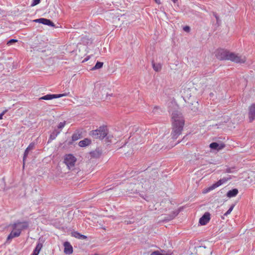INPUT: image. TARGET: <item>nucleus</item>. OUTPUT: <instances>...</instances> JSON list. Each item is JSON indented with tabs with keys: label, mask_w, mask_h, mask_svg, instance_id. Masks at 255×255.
<instances>
[{
	"label": "nucleus",
	"mask_w": 255,
	"mask_h": 255,
	"mask_svg": "<svg viewBox=\"0 0 255 255\" xmlns=\"http://www.w3.org/2000/svg\"><path fill=\"white\" fill-rule=\"evenodd\" d=\"M172 119L173 128L171 136L172 139H176L183 130L184 120L181 113L178 111H175L172 113Z\"/></svg>",
	"instance_id": "1"
},
{
	"label": "nucleus",
	"mask_w": 255,
	"mask_h": 255,
	"mask_svg": "<svg viewBox=\"0 0 255 255\" xmlns=\"http://www.w3.org/2000/svg\"><path fill=\"white\" fill-rule=\"evenodd\" d=\"M29 226V223L27 221L20 222L16 221L11 225L12 231L10 232L7 238V240H10L12 239L18 237L20 236L23 230L26 229Z\"/></svg>",
	"instance_id": "2"
},
{
	"label": "nucleus",
	"mask_w": 255,
	"mask_h": 255,
	"mask_svg": "<svg viewBox=\"0 0 255 255\" xmlns=\"http://www.w3.org/2000/svg\"><path fill=\"white\" fill-rule=\"evenodd\" d=\"M155 179L149 180L146 178H144L139 177L138 178L137 184H131V186L136 185L137 187L135 189H129V191L133 192L143 191L147 190L153 186L154 180Z\"/></svg>",
	"instance_id": "3"
},
{
	"label": "nucleus",
	"mask_w": 255,
	"mask_h": 255,
	"mask_svg": "<svg viewBox=\"0 0 255 255\" xmlns=\"http://www.w3.org/2000/svg\"><path fill=\"white\" fill-rule=\"evenodd\" d=\"M108 129L106 127H100L99 128L92 130L90 135L94 138L103 139L108 134Z\"/></svg>",
	"instance_id": "4"
},
{
	"label": "nucleus",
	"mask_w": 255,
	"mask_h": 255,
	"mask_svg": "<svg viewBox=\"0 0 255 255\" xmlns=\"http://www.w3.org/2000/svg\"><path fill=\"white\" fill-rule=\"evenodd\" d=\"M229 60L237 63H244L246 60V57L231 52L229 55Z\"/></svg>",
	"instance_id": "5"
},
{
	"label": "nucleus",
	"mask_w": 255,
	"mask_h": 255,
	"mask_svg": "<svg viewBox=\"0 0 255 255\" xmlns=\"http://www.w3.org/2000/svg\"><path fill=\"white\" fill-rule=\"evenodd\" d=\"M76 160V158L71 154L66 155L64 157V163L69 169L74 166Z\"/></svg>",
	"instance_id": "6"
},
{
	"label": "nucleus",
	"mask_w": 255,
	"mask_h": 255,
	"mask_svg": "<svg viewBox=\"0 0 255 255\" xmlns=\"http://www.w3.org/2000/svg\"><path fill=\"white\" fill-rule=\"evenodd\" d=\"M231 52L225 50L224 49H220L217 51L216 56V57L221 60H229V55Z\"/></svg>",
	"instance_id": "7"
},
{
	"label": "nucleus",
	"mask_w": 255,
	"mask_h": 255,
	"mask_svg": "<svg viewBox=\"0 0 255 255\" xmlns=\"http://www.w3.org/2000/svg\"><path fill=\"white\" fill-rule=\"evenodd\" d=\"M69 93L62 94H47L39 98V100H50L55 98H61L68 96Z\"/></svg>",
	"instance_id": "8"
},
{
	"label": "nucleus",
	"mask_w": 255,
	"mask_h": 255,
	"mask_svg": "<svg viewBox=\"0 0 255 255\" xmlns=\"http://www.w3.org/2000/svg\"><path fill=\"white\" fill-rule=\"evenodd\" d=\"M107 88L105 86H100L99 88V96L104 100H107L108 96H111L112 95L108 94V93L107 92Z\"/></svg>",
	"instance_id": "9"
},
{
	"label": "nucleus",
	"mask_w": 255,
	"mask_h": 255,
	"mask_svg": "<svg viewBox=\"0 0 255 255\" xmlns=\"http://www.w3.org/2000/svg\"><path fill=\"white\" fill-rule=\"evenodd\" d=\"M227 181V179H226V178L221 179L218 181H217L216 183L213 184V185L210 186L209 187H208L206 189V192H209V191H210L211 190L215 189V188H216L218 187L219 186H221V185H222L223 183H225Z\"/></svg>",
	"instance_id": "10"
},
{
	"label": "nucleus",
	"mask_w": 255,
	"mask_h": 255,
	"mask_svg": "<svg viewBox=\"0 0 255 255\" xmlns=\"http://www.w3.org/2000/svg\"><path fill=\"white\" fill-rule=\"evenodd\" d=\"M249 118L250 122H252L255 120V104H253L249 108Z\"/></svg>",
	"instance_id": "11"
},
{
	"label": "nucleus",
	"mask_w": 255,
	"mask_h": 255,
	"mask_svg": "<svg viewBox=\"0 0 255 255\" xmlns=\"http://www.w3.org/2000/svg\"><path fill=\"white\" fill-rule=\"evenodd\" d=\"M34 21H35L36 22H38L40 23H42L45 25L51 26L52 27L55 26V24L52 21H51L49 19L44 18H40L39 19H36L34 20Z\"/></svg>",
	"instance_id": "12"
},
{
	"label": "nucleus",
	"mask_w": 255,
	"mask_h": 255,
	"mask_svg": "<svg viewBox=\"0 0 255 255\" xmlns=\"http://www.w3.org/2000/svg\"><path fill=\"white\" fill-rule=\"evenodd\" d=\"M129 140L133 145L141 143L142 142L141 137L137 134L134 135L133 136H130Z\"/></svg>",
	"instance_id": "13"
},
{
	"label": "nucleus",
	"mask_w": 255,
	"mask_h": 255,
	"mask_svg": "<svg viewBox=\"0 0 255 255\" xmlns=\"http://www.w3.org/2000/svg\"><path fill=\"white\" fill-rule=\"evenodd\" d=\"M210 219V214L209 212H206L199 220V223L201 225H205L209 222Z\"/></svg>",
	"instance_id": "14"
},
{
	"label": "nucleus",
	"mask_w": 255,
	"mask_h": 255,
	"mask_svg": "<svg viewBox=\"0 0 255 255\" xmlns=\"http://www.w3.org/2000/svg\"><path fill=\"white\" fill-rule=\"evenodd\" d=\"M212 252L205 247H199L198 250V255H211Z\"/></svg>",
	"instance_id": "15"
},
{
	"label": "nucleus",
	"mask_w": 255,
	"mask_h": 255,
	"mask_svg": "<svg viewBox=\"0 0 255 255\" xmlns=\"http://www.w3.org/2000/svg\"><path fill=\"white\" fill-rule=\"evenodd\" d=\"M225 147L224 143H218L217 142H212L210 144V147L212 149L220 150Z\"/></svg>",
	"instance_id": "16"
},
{
	"label": "nucleus",
	"mask_w": 255,
	"mask_h": 255,
	"mask_svg": "<svg viewBox=\"0 0 255 255\" xmlns=\"http://www.w3.org/2000/svg\"><path fill=\"white\" fill-rule=\"evenodd\" d=\"M198 102L195 101L193 103H189L188 108L193 113H196L198 110Z\"/></svg>",
	"instance_id": "17"
},
{
	"label": "nucleus",
	"mask_w": 255,
	"mask_h": 255,
	"mask_svg": "<svg viewBox=\"0 0 255 255\" xmlns=\"http://www.w3.org/2000/svg\"><path fill=\"white\" fill-rule=\"evenodd\" d=\"M64 253L66 254L70 255L73 253V248L68 242L64 244Z\"/></svg>",
	"instance_id": "18"
},
{
	"label": "nucleus",
	"mask_w": 255,
	"mask_h": 255,
	"mask_svg": "<svg viewBox=\"0 0 255 255\" xmlns=\"http://www.w3.org/2000/svg\"><path fill=\"white\" fill-rule=\"evenodd\" d=\"M172 252L170 251L164 250L156 251L151 253V255H172Z\"/></svg>",
	"instance_id": "19"
},
{
	"label": "nucleus",
	"mask_w": 255,
	"mask_h": 255,
	"mask_svg": "<svg viewBox=\"0 0 255 255\" xmlns=\"http://www.w3.org/2000/svg\"><path fill=\"white\" fill-rule=\"evenodd\" d=\"M91 142V141L90 139L88 138H85L84 139L81 140L79 142V145L81 147H85L86 146H87L89 145Z\"/></svg>",
	"instance_id": "20"
},
{
	"label": "nucleus",
	"mask_w": 255,
	"mask_h": 255,
	"mask_svg": "<svg viewBox=\"0 0 255 255\" xmlns=\"http://www.w3.org/2000/svg\"><path fill=\"white\" fill-rule=\"evenodd\" d=\"M72 236L76 238L82 240H85L87 239V237L85 235H81L77 232H73L72 233Z\"/></svg>",
	"instance_id": "21"
},
{
	"label": "nucleus",
	"mask_w": 255,
	"mask_h": 255,
	"mask_svg": "<svg viewBox=\"0 0 255 255\" xmlns=\"http://www.w3.org/2000/svg\"><path fill=\"white\" fill-rule=\"evenodd\" d=\"M238 193V190L237 189H233L229 191L227 194L228 197L231 198L236 196Z\"/></svg>",
	"instance_id": "22"
},
{
	"label": "nucleus",
	"mask_w": 255,
	"mask_h": 255,
	"mask_svg": "<svg viewBox=\"0 0 255 255\" xmlns=\"http://www.w3.org/2000/svg\"><path fill=\"white\" fill-rule=\"evenodd\" d=\"M179 213L178 210H175L172 212V214L169 217L165 218L164 220L166 221H170L175 218Z\"/></svg>",
	"instance_id": "23"
},
{
	"label": "nucleus",
	"mask_w": 255,
	"mask_h": 255,
	"mask_svg": "<svg viewBox=\"0 0 255 255\" xmlns=\"http://www.w3.org/2000/svg\"><path fill=\"white\" fill-rule=\"evenodd\" d=\"M42 246H43V245H42V243H38L37 244L36 248H35V249L33 252V254H36V255H38L41 249L42 248Z\"/></svg>",
	"instance_id": "24"
},
{
	"label": "nucleus",
	"mask_w": 255,
	"mask_h": 255,
	"mask_svg": "<svg viewBox=\"0 0 255 255\" xmlns=\"http://www.w3.org/2000/svg\"><path fill=\"white\" fill-rule=\"evenodd\" d=\"M60 131L58 129H55L50 134V139L53 140L60 133Z\"/></svg>",
	"instance_id": "25"
},
{
	"label": "nucleus",
	"mask_w": 255,
	"mask_h": 255,
	"mask_svg": "<svg viewBox=\"0 0 255 255\" xmlns=\"http://www.w3.org/2000/svg\"><path fill=\"white\" fill-rule=\"evenodd\" d=\"M153 69L156 72L160 71L161 69V65L160 64H156L153 62H152Z\"/></svg>",
	"instance_id": "26"
},
{
	"label": "nucleus",
	"mask_w": 255,
	"mask_h": 255,
	"mask_svg": "<svg viewBox=\"0 0 255 255\" xmlns=\"http://www.w3.org/2000/svg\"><path fill=\"white\" fill-rule=\"evenodd\" d=\"M103 66V62H97L96 64V65H95L94 67H93L92 68V70H96V69H100Z\"/></svg>",
	"instance_id": "27"
},
{
	"label": "nucleus",
	"mask_w": 255,
	"mask_h": 255,
	"mask_svg": "<svg viewBox=\"0 0 255 255\" xmlns=\"http://www.w3.org/2000/svg\"><path fill=\"white\" fill-rule=\"evenodd\" d=\"M137 184V183H130L128 185V188H127V192H128L129 193H136V192H133V191H129V189H135L136 188V185H133V186H131V184Z\"/></svg>",
	"instance_id": "28"
},
{
	"label": "nucleus",
	"mask_w": 255,
	"mask_h": 255,
	"mask_svg": "<svg viewBox=\"0 0 255 255\" xmlns=\"http://www.w3.org/2000/svg\"><path fill=\"white\" fill-rule=\"evenodd\" d=\"M90 154L92 157L97 158L100 156V153L98 151H94L91 152L90 153Z\"/></svg>",
	"instance_id": "29"
},
{
	"label": "nucleus",
	"mask_w": 255,
	"mask_h": 255,
	"mask_svg": "<svg viewBox=\"0 0 255 255\" xmlns=\"http://www.w3.org/2000/svg\"><path fill=\"white\" fill-rule=\"evenodd\" d=\"M30 150H27V149L26 148L24 151V155H23V166L24 165V164H25V159H26V156H27L28 154V152Z\"/></svg>",
	"instance_id": "30"
},
{
	"label": "nucleus",
	"mask_w": 255,
	"mask_h": 255,
	"mask_svg": "<svg viewBox=\"0 0 255 255\" xmlns=\"http://www.w3.org/2000/svg\"><path fill=\"white\" fill-rule=\"evenodd\" d=\"M234 207V205H232L230 208L229 209V210L224 214L225 216H228L229 214H230L231 212L232 211L233 208Z\"/></svg>",
	"instance_id": "31"
},
{
	"label": "nucleus",
	"mask_w": 255,
	"mask_h": 255,
	"mask_svg": "<svg viewBox=\"0 0 255 255\" xmlns=\"http://www.w3.org/2000/svg\"><path fill=\"white\" fill-rule=\"evenodd\" d=\"M16 42H17V40L15 39H11L7 41V45H10L12 44V43H15Z\"/></svg>",
	"instance_id": "32"
},
{
	"label": "nucleus",
	"mask_w": 255,
	"mask_h": 255,
	"mask_svg": "<svg viewBox=\"0 0 255 255\" xmlns=\"http://www.w3.org/2000/svg\"><path fill=\"white\" fill-rule=\"evenodd\" d=\"M80 134H74L72 135V138L73 141H75L78 140L79 138Z\"/></svg>",
	"instance_id": "33"
},
{
	"label": "nucleus",
	"mask_w": 255,
	"mask_h": 255,
	"mask_svg": "<svg viewBox=\"0 0 255 255\" xmlns=\"http://www.w3.org/2000/svg\"><path fill=\"white\" fill-rule=\"evenodd\" d=\"M65 124H66L65 121H64L63 122H60L58 126V128L59 129H61V128H63L65 125Z\"/></svg>",
	"instance_id": "34"
},
{
	"label": "nucleus",
	"mask_w": 255,
	"mask_h": 255,
	"mask_svg": "<svg viewBox=\"0 0 255 255\" xmlns=\"http://www.w3.org/2000/svg\"><path fill=\"white\" fill-rule=\"evenodd\" d=\"M34 143H30L28 146L26 148L27 149V150H31L32 149H33L34 148Z\"/></svg>",
	"instance_id": "35"
},
{
	"label": "nucleus",
	"mask_w": 255,
	"mask_h": 255,
	"mask_svg": "<svg viewBox=\"0 0 255 255\" xmlns=\"http://www.w3.org/2000/svg\"><path fill=\"white\" fill-rule=\"evenodd\" d=\"M40 1V0H33L32 4H31V5L32 6H35L36 5H37V4H38Z\"/></svg>",
	"instance_id": "36"
},
{
	"label": "nucleus",
	"mask_w": 255,
	"mask_h": 255,
	"mask_svg": "<svg viewBox=\"0 0 255 255\" xmlns=\"http://www.w3.org/2000/svg\"><path fill=\"white\" fill-rule=\"evenodd\" d=\"M190 29V27L188 26H185L183 27V30L187 32H189Z\"/></svg>",
	"instance_id": "37"
},
{
	"label": "nucleus",
	"mask_w": 255,
	"mask_h": 255,
	"mask_svg": "<svg viewBox=\"0 0 255 255\" xmlns=\"http://www.w3.org/2000/svg\"><path fill=\"white\" fill-rule=\"evenodd\" d=\"M158 110V108L157 107H155V108L153 109V112L154 113H155L157 112V111Z\"/></svg>",
	"instance_id": "38"
},
{
	"label": "nucleus",
	"mask_w": 255,
	"mask_h": 255,
	"mask_svg": "<svg viewBox=\"0 0 255 255\" xmlns=\"http://www.w3.org/2000/svg\"><path fill=\"white\" fill-rule=\"evenodd\" d=\"M125 222L127 224H131L132 223V222L130 221H125Z\"/></svg>",
	"instance_id": "39"
},
{
	"label": "nucleus",
	"mask_w": 255,
	"mask_h": 255,
	"mask_svg": "<svg viewBox=\"0 0 255 255\" xmlns=\"http://www.w3.org/2000/svg\"><path fill=\"white\" fill-rule=\"evenodd\" d=\"M156 3L159 4L161 3L160 0H154Z\"/></svg>",
	"instance_id": "40"
},
{
	"label": "nucleus",
	"mask_w": 255,
	"mask_h": 255,
	"mask_svg": "<svg viewBox=\"0 0 255 255\" xmlns=\"http://www.w3.org/2000/svg\"><path fill=\"white\" fill-rule=\"evenodd\" d=\"M226 172H231V170L230 168H227L226 169Z\"/></svg>",
	"instance_id": "41"
},
{
	"label": "nucleus",
	"mask_w": 255,
	"mask_h": 255,
	"mask_svg": "<svg viewBox=\"0 0 255 255\" xmlns=\"http://www.w3.org/2000/svg\"><path fill=\"white\" fill-rule=\"evenodd\" d=\"M4 114V113H2L0 114V119H1L2 118V116Z\"/></svg>",
	"instance_id": "42"
},
{
	"label": "nucleus",
	"mask_w": 255,
	"mask_h": 255,
	"mask_svg": "<svg viewBox=\"0 0 255 255\" xmlns=\"http://www.w3.org/2000/svg\"><path fill=\"white\" fill-rule=\"evenodd\" d=\"M167 203L168 204H169V205H170V203L169 201H167Z\"/></svg>",
	"instance_id": "43"
},
{
	"label": "nucleus",
	"mask_w": 255,
	"mask_h": 255,
	"mask_svg": "<svg viewBox=\"0 0 255 255\" xmlns=\"http://www.w3.org/2000/svg\"><path fill=\"white\" fill-rule=\"evenodd\" d=\"M174 2H175L177 0H172Z\"/></svg>",
	"instance_id": "44"
},
{
	"label": "nucleus",
	"mask_w": 255,
	"mask_h": 255,
	"mask_svg": "<svg viewBox=\"0 0 255 255\" xmlns=\"http://www.w3.org/2000/svg\"><path fill=\"white\" fill-rule=\"evenodd\" d=\"M154 173L155 175H156L157 173H156L155 172H154Z\"/></svg>",
	"instance_id": "45"
}]
</instances>
